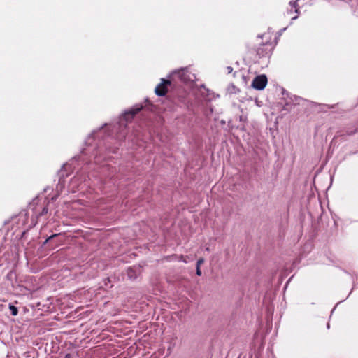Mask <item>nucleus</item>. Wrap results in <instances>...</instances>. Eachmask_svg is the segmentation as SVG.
<instances>
[{
    "mask_svg": "<svg viewBox=\"0 0 358 358\" xmlns=\"http://www.w3.org/2000/svg\"><path fill=\"white\" fill-rule=\"evenodd\" d=\"M143 109V106H136L134 108L125 112L124 117L127 121H129L134 118V115L138 113Z\"/></svg>",
    "mask_w": 358,
    "mask_h": 358,
    "instance_id": "4",
    "label": "nucleus"
},
{
    "mask_svg": "<svg viewBox=\"0 0 358 358\" xmlns=\"http://www.w3.org/2000/svg\"><path fill=\"white\" fill-rule=\"evenodd\" d=\"M202 274L200 267L196 266V275L201 276Z\"/></svg>",
    "mask_w": 358,
    "mask_h": 358,
    "instance_id": "8",
    "label": "nucleus"
},
{
    "mask_svg": "<svg viewBox=\"0 0 358 358\" xmlns=\"http://www.w3.org/2000/svg\"><path fill=\"white\" fill-rule=\"evenodd\" d=\"M344 134H338L339 136H343Z\"/></svg>",
    "mask_w": 358,
    "mask_h": 358,
    "instance_id": "13",
    "label": "nucleus"
},
{
    "mask_svg": "<svg viewBox=\"0 0 358 358\" xmlns=\"http://www.w3.org/2000/svg\"><path fill=\"white\" fill-rule=\"evenodd\" d=\"M267 84V78L265 75H260L256 76L252 83V86L258 90H262L265 88Z\"/></svg>",
    "mask_w": 358,
    "mask_h": 358,
    "instance_id": "3",
    "label": "nucleus"
},
{
    "mask_svg": "<svg viewBox=\"0 0 358 358\" xmlns=\"http://www.w3.org/2000/svg\"><path fill=\"white\" fill-rule=\"evenodd\" d=\"M65 358H72V357L70 354H67V355H66Z\"/></svg>",
    "mask_w": 358,
    "mask_h": 358,
    "instance_id": "12",
    "label": "nucleus"
},
{
    "mask_svg": "<svg viewBox=\"0 0 358 358\" xmlns=\"http://www.w3.org/2000/svg\"><path fill=\"white\" fill-rule=\"evenodd\" d=\"M203 262H204V259H203V258H200V259L197 261V262H196V266L200 267V266H201V265L202 264H203Z\"/></svg>",
    "mask_w": 358,
    "mask_h": 358,
    "instance_id": "7",
    "label": "nucleus"
},
{
    "mask_svg": "<svg viewBox=\"0 0 358 358\" xmlns=\"http://www.w3.org/2000/svg\"><path fill=\"white\" fill-rule=\"evenodd\" d=\"M9 309L10 310L12 315L15 316L18 314V309L15 306L10 304Z\"/></svg>",
    "mask_w": 358,
    "mask_h": 358,
    "instance_id": "5",
    "label": "nucleus"
},
{
    "mask_svg": "<svg viewBox=\"0 0 358 358\" xmlns=\"http://www.w3.org/2000/svg\"><path fill=\"white\" fill-rule=\"evenodd\" d=\"M48 213V208L44 207L42 212L41 213V215L46 214Z\"/></svg>",
    "mask_w": 358,
    "mask_h": 358,
    "instance_id": "9",
    "label": "nucleus"
},
{
    "mask_svg": "<svg viewBox=\"0 0 358 358\" xmlns=\"http://www.w3.org/2000/svg\"><path fill=\"white\" fill-rule=\"evenodd\" d=\"M55 236H56V234H54V235H52V236H50V237L46 240V241H48V240H50V239L52 238H53V237H55Z\"/></svg>",
    "mask_w": 358,
    "mask_h": 358,
    "instance_id": "11",
    "label": "nucleus"
},
{
    "mask_svg": "<svg viewBox=\"0 0 358 358\" xmlns=\"http://www.w3.org/2000/svg\"><path fill=\"white\" fill-rule=\"evenodd\" d=\"M171 83L169 80L162 78L161 83L155 89V94L159 96H165L168 92V86L171 85Z\"/></svg>",
    "mask_w": 358,
    "mask_h": 358,
    "instance_id": "2",
    "label": "nucleus"
},
{
    "mask_svg": "<svg viewBox=\"0 0 358 358\" xmlns=\"http://www.w3.org/2000/svg\"><path fill=\"white\" fill-rule=\"evenodd\" d=\"M180 259L183 261L184 262H187V261L185 259V257L183 255H180Z\"/></svg>",
    "mask_w": 358,
    "mask_h": 358,
    "instance_id": "10",
    "label": "nucleus"
},
{
    "mask_svg": "<svg viewBox=\"0 0 358 358\" xmlns=\"http://www.w3.org/2000/svg\"><path fill=\"white\" fill-rule=\"evenodd\" d=\"M358 131V128L356 127L355 129H352V130H346V134L348 135V136H351V135H353L354 134H355L356 132H357Z\"/></svg>",
    "mask_w": 358,
    "mask_h": 358,
    "instance_id": "6",
    "label": "nucleus"
},
{
    "mask_svg": "<svg viewBox=\"0 0 358 358\" xmlns=\"http://www.w3.org/2000/svg\"><path fill=\"white\" fill-rule=\"evenodd\" d=\"M274 49V45L271 41L269 33H264L258 38V42L249 50V53L253 57L254 59H259L263 57H268Z\"/></svg>",
    "mask_w": 358,
    "mask_h": 358,
    "instance_id": "1",
    "label": "nucleus"
}]
</instances>
